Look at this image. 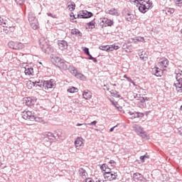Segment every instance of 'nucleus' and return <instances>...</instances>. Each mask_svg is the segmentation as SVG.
<instances>
[{
	"label": "nucleus",
	"mask_w": 182,
	"mask_h": 182,
	"mask_svg": "<svg viewBox=\"0 0 182 182\" xmlns=\"http://www.w3.org/2000/svg\"><path fill=\"white\" fill-rule=\"evenodd\" d=\"M28 83L29 85H31V86H33L35 87H40V89H45V90H48L49 89H53L56 84L55 83V80L50 79V80H44L43 83H41V80L39 81H35L32 82V80H28ZM36 83H41L39 85H36Z\"/></svg>",
	"instance_id": "nucleus-1"
},
{
	"label": "nucleus",
	"mask_w": 182,
	"mask_h": 182,
	"mask_svg": "<svg viewBox=\"0 0 182 182\" xmlns=\"http://www.w3.org/2000/svg\"><path fill=\"white\" fill-rule=\"evenodd\" d=\"M48 42L49 41L44 37L39 39V45L41 49L44 52V53L50 55V53H53L54 49L52 46L49 45Z\"/></svg>",
	"instance_id": "nucleus-2"
},
{
	"label": "nucleus",
	"mask_w": 182,
	"mask_h": 182,
	"mask_svg": "<svg viewBox=\"0 0 182 182\" xmlns=\"http://www.w3.org/2000/svg\"><path fill=\"white\" fill-rule=\"evenodd\" d=\"M8 46L14 50H22L25 48V44L19 41H10L8 43Z\"/></svg>",
	"instance_id": "nucleus-3"
},
{
	"label": "nucleus",
	"mask_w": 182,
	"mask_h": 182,
	"mask_svg": "<svg viewBox=\"0 0 182 182\" xmlns=\"http://www.w3.org/2000/svg\"><path fill=\"white\" fill-rule=\"evenodd\" d=\"M92 16H93V13L87 11V10L80 11L77 14V18H80V19H89V18H92Z\"/></svg>",
	"instance_id": "nucleus-4"
},
{
	"label": "nucleus",
	"mask_w": 182,
	"mask_h": 182,
	"mask_svg": "<svg viewBox=\"0 0 182 182\" xmlns=\"http://www.w3.org/2000/svg\"><path fill=\"white\" fill-rule=\"evenodd\" d=\"M24 102L26 103V106H28L29 107L33 106L35 103H36V97H28L24 98Z\"/></svg>",
	"instance_id": "nucleus-5"
},
{
	"label": "nucleus",
	"mask_w": 182,
	"mask_h": 182,
	"mask_svg": "<svg viewBox=\"0 0 182 182\" xmlns=\"http://www.w3.org/2000/svg\"><path fill=\"white\" fill-rule=\"evenodd\" d=\"M85 139H83V138H82L81 136L77 137L74 142L76 149H79V147L85 146V144L83 143Z\"/></svg>",
	"instance_id": "nucleus-6"
},
{
	"label": "nucleus",
	"mask_w": 182,
	"mask_h": 182,
	"mask_svg": "<svg viewBox=\"0 0 182 182\" xmlns=\"http://www.w3.org/2000/svg\"><path fill=\"white\" fill-rule=\"evenodd\" d=\"M58 46L60 50H66V49H68V46H69V44L66 41L62 40L58 42Z\"/></svg>",
	"instance_id": "nucleus-7"
},
{
	"label": "nucleus",
	"mask_w": 182,
	"mask_h": 182,
	"mask_svg": "<svg viewBox=\"0 0 182 182\" xmlns=\"http://www.w3.org/2000/svg\"><path fill=\"white\" fill-rule=\"evenodd\" d=\"M152 74L156 76V77H161L163 76V71L160 68L155 67L152 69Z\"/></svg>",
	"instance_id": "nucleus-8"
},
{
	"label": "nucleus",
	"mask_w": 182,
	"mask_h": 182,
	"mask_svg": "<svg viewBox=\"0 0 182 182\" xmlns=\"http://www.w3.org/2000/svg\"><path fill=\"white\" fill-rule=\"evenodd\" d=\"M57 68H59V69H63V70H68V69L70 68V65H69V63H65L63 60L61 63L57 65Z\"/></svg>",
	"instance_id": "nucleus-9"
},
{
	"label": "nucleus",
	"mask_w": 182,
	"mask_h": 182,
	"mask_svg": "<svg viewBox=\"0 0 182 182\" xmlns=\"http://www.w3.org/2000/svg\"><path fill=\"white\" fill-rule=\"evenodd\" d=\"M133 177L134 181H144V180H146L144 176H143V175H141V173H134L133 174Z\"/></svg>",
	"instance_id": "nucleus-10"
},
{
	"label": "nucleus",
	"mask_w": 182,
	"mask_h": 182,
	"mask_svg": "<svg viewBox=\"0 0 182 182\" xmlns=\"http://www.w3.org/2000/svg\"><path fill=\"white\" fill-rule=\"evenodd\" d=\"M105 14H109L112 16H119V15H120V14L119 13V11H117V9H116L115 8H112L109 10H106Z\"/></svg>",
	"instance_id": "nucleus-11"
},
{
	"label": "nucleus",
	"mask_w": 182,
	"mask_h": 182,
	"mask_svg": "<svg viewBox=\"0 0 182 182\" xmlns=\"http://www.w3.org/2000/svg\"><path fill=\"white\" fill-rule=\"evenodd\" d=\"M82 97L85 99V100H89V99H92V92L89 90H86L82 92Z\"/></svg>",
	"instance_id": "nucleus-12"
},
{
	"label": "nucleus",
	"mask_w": 182,
	"mask_h": 182,
	"mask_svg": "<svg viewBox=\"0 0 182 182\" xmlns=\"http://www.w3.org/2000/svg\"><path fill=\"white\" fill-rule=\"evenodd\" d=\"M102 23H105L107 26H113L114 21L113 20L109 19L107 18H103L102 20Z\"/></svg>",
	"instance_id": "nucleus-13"
},
{
	"label": "nucleus",
	"mask_w": 182,
	"mask_h": 182,
	"mask_svg": "<svg viewBox=\"0 0 182 182\" xmlns=\"http://www.w3.org/2000/svg\"><path fill=\"white\" fill-rule=\"evenodd\" d=\"M25 75H28V76H33V68L26 65L25 67Z\"/></svg>",
	"instance_id": "nucleus-14"
},
{
	"label": "nucleus",
	"mask_w": 182,
	"mask_h": 182,
	"mask_svg": "<svg viewBox=\"0 0 182 182\" xmlns=\"http://www.w3.org/2000/svg\"><path fill=\"white\" fill-rule=\"evenodd\" d=\"M129 42L136 43V42H144V37H141V36H138V37H134V38H129Z\"/></svg>",
	"instance_id": "nucleus-15"
},
{
	"label": "nucleus",
	"mask_w": 182,
	"mask_h": 182,
	"mask_svg": "<svg viewBox=\"0 0 182 182\" xmlns=\"http://www.w3.org/2000/svg\"><path fill=\"white\" fill-rule=\"evenodd\" d=\"M136 6H138L139 11L141 14H146V12H147V11H149V8H147L146 4H142V6L137 5Z\"/></svg>",
	"instance_id": "nucleus-16"
},
{
	"label": "nucleus",
	"mask_w": 182,
	"mask_h": 182,
	"mask_svg": "<svg viewBox=\"0 0 182 182\" xmlns=\"http://www.w3.org/2000/svg\"><path fill=\"white\" fill-rule=\"evenodd\" d=\"M72 35H75V36H78L80 38H82V32L77 28H73L71 30Z\"/></svg>",
	"instance_id": "nucleus-17"
},
{
	"label": "nucleus",
	"mask_w": 182,
	"mask_h": 182,
	"mask_svg": "<svg viewBox=\"0 0 182 182\" xmlns=\"http://www.w3.org/2000/svg\"><path fill=\"white\" fill-rule=\"evenodd\" d=\"M63 60H62L60 58L56 56L52 58V62L55 66H58V65H59V63H61Z\"/></svg>",
	"instance_id": "nucleus-18"
},
{
	"label": "nucleus",
	"mask_w": 182,
	"mask_h": 182,
	"mask_svg": "<svg viewBox=\"0 0 182 182\" xmlns=\"http://www.w3.org/2000/svg\"><path fill=\"white\" fill-rule=\"evenodd\" d=\"M96 18H94L91 21L87 23V26L90 29H95L96 28Z\"/></svg>",
	"instance_id": "nucleus-19"
},
{
	"label": "nucleus",
	"mask_w": 182,
	"mask_h": 182,
	"mask_svg": "<svg viewBox=\"0 0 182 182\" xmlns=\"http://www.w3.org/2000/svg\"><path fill=\"white\" fill-rule=\"evenodd\" d=\"M52 137L56 139V136H55V135L52 132H48L45 139L46 141H53V139H52Z\"/></svg>",
	"instance_id": "nucleus-20"
},
{
	"label": "nucleus",
	"mask_w": 182,
	"mask_h": 182,
	"mask_svg": "<svg viewBox=\"0 0 182 182\" xmlns=\"http://www.w3.org/2000/svg\"><path fill=\"white\" fill-rule=\"evenodd\" d=\"M134 129L138 136L144 131L143 128L139 125H134Z\"/></svg>",
	"instance_id": "nucleus-21"
},
{
	"label": "nucleus",
	"mask_w": 182,
	"mask_h": 182,
	"mask_svg": "<svg viewBox=\"0 0 182 182\" xmlns=\"http://www.w3.org/2000/svg\"><path fill=\"white\" fill-rule=\"evenodd\" d=\"M28 21L29 23H32L35 22V21H38V18H36V16H35V14L31 13L28 14Z\"/></svg>",
	"instance_id": "nucleus-22"
},
{
	"label": "nucleus",
	"mask_w": 182,
	"mask_h": 182,
	"mask_svg": "<svg viewBox=\"0 0 182 182\" xmlns=\"http://www.w3.org/2000/svg\"><path fill=\"white\" fill-rule=\"evenodd\" d=\"M30 26L33 29L34 31H36L39 28V22L38 20H35V22L30 23Z\"/></svg>",
	"instance_id": "nucleus-23"
},
{
	"label": "nucleus",
	"mask_w": 182,
	"mask_h": 182,
	"mask_svg": "<svg viewBox=\"0 0 182 182\" xmlns=\"http://www.w3.org/2000/svg\"><path fill=\"white\" fill-rule=\"evenodd\" d=\"M176 89H182V80H176V82L173 83Z\"/></svg>",
	"instance_id": "nucleus-24"
},
{
	"label": "nucleus",
	"mask_w": 182,
	"mask_h": 182,
	"mask_svg": "<svg viewBox=\"0 0 182 182\" xmlns=\"http://www.w3.org/2000/svg\"><path fill=\"white\" fill-rule=\"evenodd\" d=\"M168 59L166 58H161V66H164V68H168Z\"/></svg>",
	"instance_id": "nucleus-25"
},
{
	"label": "nucleus",
	"mask_w": 182,
	"mask_h": 182,
	"mask_svg": "<svg viewBox=\"0 0 182 182\" xmlns=\"http://www.w3.org/2000/svg\"><path fill=\"white\" fill-rule=\"evenodd\" d=\"M68 70L73 75V76L76 77V75L79 73V71H77V69L73 66H70L68 68Z\"/></svg>",
	"instance_id": "nucleus-26"
},
{
	"label": "nucleus",
	"mask_w": 182,
	"mask_h": 182,
	"mask_svg": "<svg viewBox=\"0 0 182 182\" xmlns=\"http://www.w3.org/2000/svg\"><path fill=\"white\" fill-rule=\"evenodd\" d=\"M125 18L128 22H133V19H134V15L127 13L125 16Z\"/></svg>",
	"instance_id": "nucleus-27"
},
{
	"label": "nucleus",
	"mask_w": 182,
	"mask_h": 182,
	"mask_svg": "<svg viewBox=\"0 0 182 182\" xmlns=\"http://www.w3.org/2000/svg\"><path fill=\"white\" fill-rule=\"evenodd\" d=\"M109 93L114 97H117L118 99H120V97H122V96L120 95H119V92H117V91L114 90H112L109 91Z\"/></svg>",
	"instance_id": "nucleus-28"
},
{
	"label": "nucleus",
	"mask_w": 182,
	"mask_h": 182,
	"mask_svg": "<svg viewBox=\"0 0 182 182\" xmlns=\"http://www.w3.org/2000/svg\"><path fill=\"white\" fill-rule=\"evenodd\" d=\"M132 2L136 4L138 6H142L143 5H146V4H144V2H146V0H132Z\"/></svg>",
	"instance_id": "nucleus-29"
},
{
	"label": "nucleus",
	"mask_w": 182,
	"mask_h": 182,
	"mask_svg": "<svg viewBox=\"0 0 182 182\" xmlns=\"http://www.w3.org/2000/svg\"><path fill=\"white\" fill-rule=\"evenodd\" d=\"M140 161L141 163H144L147 159H150V155L149 154L146 153L144 155L140 156Z\"/></svg>",
	"instance_id": "nucleus-30"
},
{
	"label": "nucleus",
	"mask_w": 182,
	"mask_h": 182,
	"mask_svg": "<svg viewBox=\"0 0 182 182\" xmlns=\"http://www.w3.org/2000/svg\"><path fill=\"white\" fill-rule=\"evenodd\" d=\"M109 52H113L114 50H117V49H119L120 47L119 46H117L116 44H112L111 46H109Z\"/></svg>",
	"instance_id": "nucleus-31"
},
{
	"label": "nucleus",
	"mask_w": 182,
	"mask_h": 182,
	"mask_svg": "<svg viewBox=\"0 0 182 182\" xmlns=\"http://www.w3.org/2000/svg\"><path fill=\"white\" fill-rule=\"evenodd\" d=\"M67 92H68V93H77V92H79V89L76 87H71L67 90Z\"/></svg>",
	"instance_id": "nucleus-32"
},
{
	"label": "nucleus",
	"mask_w": 182,
	"mask_h": 182,
	"mask_svg": "<svg viewBox=\"0 0 182 182\" xmlns=\"http://www.w3.org/2000/svg\"><path fill=\"white\" fill-rule=\"evenodd\" d=\"M75 77H77V79H80V80H83V81L86 80V76H85L83 74L79 72L75 75Z\"/></svg>",
	"instance_id": "nucleus-33"
},
{
	"label": "nucleus",
	"mask_w": 182,
	"mask_h": 182,
	"mask_svg": "<svg viewBox=\"0 0 182 182\" xmlns=\"http://www.w3.org/2000/svg\"><path fill=\"white\" fill-rule=\"evenodd\" d=\"M103 176L105 179L107 180H109L110 181V178L112 177V171H107V172H105L103 173Z\"/></svg>",
	"instance_id": "nucleus-34"
},
{
	"label": "nucleus",
	"mask_w": 182,
	"mask_h": 182,
	"mask_svg": "<svg viewBox=\"0 0 182 182\" xmlns=\"http://www.w3.org/2000/svg\"><path fill=\"white\" fill-rule=\"evenodd\" d=\"M30 113H31V111H27V112H23L21 114V116L24 119V120L28 119Z\"/></svg>",
	"instance_id": "nucleus-35"
},
{
	"label": "nucleus",
	"mask_w": 182,
	"mask_h": 182,
	"mask_svg": "<svg viewBox=\"0 0 182 182\" xmlns=\"http://www.w3.org/2000/svg\"><path fill=\"white\" fill-rule=\"evenodd\" d=\"M68 8L70 12H73V11H75V8H76V4H75V2H73L71 4L68 6Z\"/></svg>",
	"instance_id": "nucleus-36"
},
{
	"label": "nucleus",
	"mask_w": 182,
	"mask_h": 182,
	"mask_svg": "<svg viewBox=\"0 0 182 182\" xmlns=\"http://www.w3.org/2000/svg\"><path fill=\"white\" fill-rule=\"evenodd\" d=\"M99 49H100V50H105V52H109L110 47H109V46H100Z\"/></svg>",
	"instance_id": "nucleus-37"
},
{
	"label": "nucleus",
	"mask_w": 182,
	"mask_h": 182,
	"mask_svg": "<svg viewBox=\"0 0 182 182\" xmlns=\"http://www.w3.org/2000/svg\"><path fill=\"white\" fill-rule=\"evenodd\" d=\"M79 173L82 177H86V174H87V173H86V170H85L83 168H80Z\"/></svg>",
	"instance_id": "nucleus-38"
},
{
	"label": "nucleus",
	"mask_w": 182,
	"mask_h": 182,
	"mask_svg": "<svg viewBox=\"0 0 182 182\" xmlns=\"http://www.w3.org/2000/svg\"><path fill=\"white\" fill-rule=\"evenodd\" d=\"M176 80H182V71L176 72Z\"/></svg>",
	"instance_id": "nucleus-39"
},
{
	"label": "nucleus",
	"mask_w": 182,
	"mask_h": 182,
	"mask_svg": "<svg viewBox=\"0 0 182 182\" xmlns=\"http://www.w3.org/2000/svg\"><path fill=\"white\" fill-rule=\"evenodd\" d=\"M36 117V115H34L33 114H32V112H30L28 120H30L31 122H35Z\"/></svg>",
	"instance_id": "nucleus-40"
},
{
	"label": "nucleus",
	"mask_w": 182,
	"mask_h": 182,
	"mask_svg": "<svg viewBox=\"0 0 182 182\" xmlns=\"http://www.w3.org/2000/svg\"><path fill=\"white\" fill-rule=\"evenodd\" d=\"M87 55L88 56V58L87 59H88L89 60H93V62L95 63H97V59L96 58L92 56L90 53L89 54H87Z\"/></svg>",
	"instance_id": "nucleus-41"
},
{
	"label": "nucleus",
	"mask_w": 182,
	"mask_h": 182,
	"mask_svg": "<svg viewBox=\"0 0 182 182\" xmlns=\"http://www.w3.org/2000/svg\"><path fill=\"white\" fill-rule=\"evenodd\" d=\"M117 178V173L111 171V178L109 181H112L113 180H116Z\"/></svg>",
	"instance_id": "nucleus-42"
},
{
	"label": "nucleus",
	"mask_w": 182,
	"mask_h": 182,
	"mask_svg": "<svg viewBox=\"0 0 182 182\" xmlns=\"http://www.w3.org/2000/svg\"><path fill=\"white\" fill-rule=\"evenodd\" d=\"M128 113L130 114V116H132L131 119H137V112H133L129 111Z\"/></svg>",
	"instance_id": "nucleus-43"
},
{
	"label": "nucleus",
	"mask_w": 182,
	"mask_h": 182,
	"mask_svg": "<svg viewBox=\"0 0 182 182\" xmlns=\"http://www.w3.org/2000/svg\"><path fill=\"white\" fill-rule=\"evenodd\" d=\"M34 122H38V123H43V124H45V121H43V119L42 117H36Z\"/></svg>",
	"instance_id": "nucleus-44"
},
{
	"label": "nucleus",
	"mask_w": 182,
	"mask_h": 182,
	"mask_svg": "<svg viewBox=\"0 0 182 182\" xmlns=\"http://www.w3.org/2000/svg\"><path fill=\"white\" fill-rule=\"evenodd\" d=\"M139 136L142 137V139H149V135L145 131L142 132V133H141Z\"/></svg>",
	"instance_id": "nucleus-45"
},
{
	"label": "nucleus",
	"mask_w": 182,
	"mask_h": 182,
	"mask_svg": "<svg viewBox=\"0 0 182 182\" xmlns=\"http://www.w3.org/2000/svg\"><path fill=\"white\" fill-rule=\"evenodd\" d=\"M82 50L85 53V55H89L90 53V52L89 51V48L87 47H83Z\"/></svg>",
	"instance_id": "nucleus-46"
},
{
	"label": "nucleus",
	"mask_w": 182,
	"mask_h": 182,
	"mask_svg": "<svg viewBox=\"0 0 182 182\" xmlns=\"http://www.w3.org/2000/svg\"><path fill=\"white\" fill-rule=\"evenodd\" d=\"M136 117H137V119L144 117V113L137 112Z\"/></svg>",
	"instance_id": "nucleus-47"
},
{
	"label": "nucleus",
	"mask_w": 182,
	"mask_h": 182,
	"mask_svg": "<svg viewBox=\"0 0 182 182\" xmlns=\"http://www.w3.org/2000/svg\"><path fill=\"white\" fill-rule=\"evenodd\" d=\"M3 26H4V28H13V29H14V28H15V26H9V24H8V23H6V21H4V22L3 23Z\"/></svg>",
	"instance_id": "nucleus-48"
},
{
	"label": "nucleus",
	"mask_w": 182,
	"mask_h": 182,
	"mask_svg": "<svg viewBox=\"0 0 182 182\" xmlns=\"http://www.w3.org/2000/svg\"><path fill=\"white\" fill-rule=\"evenodd\" d=\"M127 80H128L129 82V83H132L134 86L136 85V84H134V81L133 80H132V78L130 77H127Z\"/></svg>",
	"instance_id": "nucleus-49"
},
{
	"label": "nucleus",
	"mask_w": 182,
	"mask_h": 182,
	"mask_svg": "<svg viewBox=\"0 0 182 182\" xmlns=\"http://www.w3.org/2000/svg\"><path fill=\"white\" fill-rule=\"evenodd\" d=\"M139 58L141 59V60H144V62H146V59H147V57H144V55H143V54H141L139 55Z\"/></svg>",
	"instance_id": "nucleus-50"
},
{
	"label": "nucleus",
	"mask_w": 182,
	"mask_h": 182,
	"mask_svg": "<svg viewBox=\"0 0 182 182\" xmlns=\"http://www.w3.org/2000/svg\"><path fill=\"white\" fill-rule=\"evenodd\" d=\"M167 12L168 13V14H173V12H176V9H168V10H167Z\"/></svg>",
	"instance_id": "nucleus-51"
},
{
	"label": "nucleus",
	"mask_w": 182,
	"mask_h": 182,
	"mask_svg": "<svg viewBox=\"0 0 182 182\" xmlns=\"http://www.w3.org/2000/svg\"><path fill=\"white\" fill-rule=\"evenodd\" d=\"M109 163L110 165H112V167H114V166H116V161L114 160H110Z\"/></svg>",
	"instance_id": "nucleus-52"
},
{
	"label": "nucleus",
	"mask_w": 182,
	"mask_h": 182,
	"mask_svg": "<svg viewBox=\"0 0 182 182\" xmlns=\"http://www.w3.org/2000/svg\"><path fill=\"white\" fill-rule=\"evenodd\" d=\"M90 126H96L97 124V121H92L90 124H88Z\"/></svg>",
	"instance_id": "nucleus-53"
},
{
	"label": "nucleus",
	"mask_w": 182,
	"mask_h": 182,
	"mask_svg": "<svg viewBox=\"0 0 182 182\" xmlns=\"http://www.w3.org/2000/svg\"><path fill=\"white\" fill-rule=\"evenodd\" d=\"M95 182V181H93V179L92 178H87L85 179V182Z\"/></svg>",
	"instance_id": "nucleus-54"
},
{
	"label": "nucleus",
	"mask_w": 182,
	"mask_h": 182,
	"mask_svg": "<svg viewBox=\"0 0 182 182\" xmlns=\"http://www.w3.org/2000/svg\"><path fill=\"white\" fill-rule=\"evenodd\" d=\"M73 103H77V104H80V100H79V99H77V98L74 99L73 100Z\"/></svg>",
	"instance_id": "nucleus-55"
},
{
	"label": "nucleus",
	"mask_w": 182,
	"mask_h": 182,
	"mask_svg": "<svg viewBox=\"0 0 182 182\" xmlns=\"http://www.w3.org/2000/svg\"><path fill=\"white\" fill-rule=\"evenodd\" d=\"M117 126H119V124H117V125L114 126L113 127L109 129V132H112L114 130V129H116V127H117Z\"/></svg>",
	"instance_id": "nucleus-56"
},
{
	"label": "nucleus",
	"mask_w": 182,
	"mask_h": 182,
	"mask_svg": "<svg viewBox=\"0 0 182 182\" xmlns=\"http://www.w3.org/2000/svg\"><path fill=\"white\" fill-rule=\"evenodd\" d=\"M102 165L104 166L105 170H107V168H109V166H107L106 164H104Z\"/></svg>",
	"instance_id": "nucleus-57"
},
{
	"label": "nucleus",
	"mask_w": 182,
	"mask_h": 182,
	"mask_svg": "<svg viewBox=\"0 0 182 182\" xmlns=\"http://www.w3.org/2000/svg\"><path fill=\"white\" fill-rule=\"evenodd\" d=\"M141 103H144L146 101L144 100V97H142L141 99L139 100Z\"/></svg>",
	"instance_id": "nucleus-58"
},
{
	"label": "nucleus",
	"mask_w": 182,
	"mask_h": 182,
	"mask_svg": "<svg viewBox=\"0 0 182 182\" xmlns=\"http://www.w3.org/2000/svg\"><path fill=\"white\" fill-rule=\"evenodd\" d=\"M145 3L146 4V5H150L151 4H152L150 0H145Z\"/></svg>",
	"instance_id": "nucleus-59"
},
{
	"label": "nucleus",
	"mask_w": 182,
	"mask_h": 182,
	"mask_svg": "<svg viewBox=\"0 0 182 182\" xmlns=\"http://www.w3.org/2000/svg\"><path fill=\"white\" fill-rule=\"evenodd\" d=\"M100 26H101V28H106V26H106L105 23H103V24H102V23H100Z\"/></svg>",
	"instance_id": "nucleus-60"
},
{
	"label": "nucleus",
	"mask_w": 182,
	"mask_h": 182,
	"mask_svg": "<svg viewBox=\"0 0 182 182\" xmlns=\"http://www.w3.org/2000/svg\"><path fill=\"white\" fill-rule=\"evenodd\" d=\"M144 99L145 102H149V100H150V97H144Z\"/></svg>",
	"instance_id": "nucleus-61"
},
{
	"label": "nucleus",
	"mask_w": 182,
	"mask_h": 182,
	"mask_svg": "<svg viewBox=\"0 0 182 182\" xmlns=\"http://www.w3.org/2000/svg\"><path fill=\"white\" fill-rule=\"evenodd\" d=\"M176 6L181 7L182 6V3H176Z\"/></svg>",
	"instance_id": "nucleus-62"
},
{
	"label": "nucleus",
	"mask_w": 182,
	"mask_h": 182,
	"mask_svg": "<svg viewBox=\"0 0 182 182\" xmlns=\"http://www.w3.org/2000/svg\"><path fill=\"white\" fill-rule=\"evenodd\" d=\"M146 6H147V8H149V9L150 8H153V3H151L150 5L148 4Z\"/></svg>",
	"instance_id": "nucleus-63"
},
{
	"label": "nucleus",
	"mask_w": 182,
	"mask_h": 182,
	"mask_svg": "<svg viewBox=\"0 0 182 182\" xmlns=\"http://www.w3.org/2000/svg\"><path fill=\"white\" fill-rule=\"evenodd\" d=\"M100 170H102V171H105V166L103 164L100 166Z\"/></svg>",
	"instance_id": "nucleus-64"
}]
</instances>
